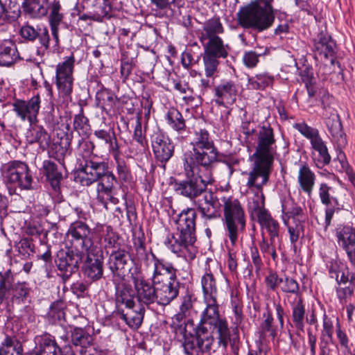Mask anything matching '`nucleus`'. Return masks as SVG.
Returning <instances> with one entry per match:
<instances>
[{
	"label": "nucleus",
	"mask_w": 355,
	"mask_h": 355,
	"mask_svg": "<svg viewBox=\"0 0 355 355\" xmlns=\"http://www.w3.org/2000/svg\"><path fill=\"white\" fill-rule=\"evenodd\" d=\"M255 137V151L250 156L253 162L252 170L245 173L248 175L246 187L250 190L261 191L269 182L277 146L274 130L270 124L259 125Z\"/></svg>",
	"instance_id": "f257e3e1"
},
{
	"label": "nucleus",
	"mask_w": 355,
	"mask_h": 355,
	"mask_svg": "<svg viewBox=\"0 0 355 355\" xmlns=\"http://www.w3.org/2000/svg\"><path fill=\"white\" fill-rule=\"evenodd\" d=\"M206 309L202 311L200 320L194 329V334L184 336L182 344L187 355H202L213 349L214 336L210 329L213 323L220 319L218 306L215 298H205Z\"/></svg>",
	"instance_id": "f03ea898"
},
{
	"label": "nucleus",
	"mask_w": 355,
	"mask_h": 355,
	"mask_svg": "<svg viewBox=\"0 0 355 355\" xmlns=\"http://www.w3.org/2000/svg\"><path fill=\"white\" fill-rule=\"evenodd\" d=\"M274 0H254L241 7L236 14L238 24L244 28L263 32L270 28L275 19Z\"/></svg>",
	"instance_id": "7ed1b4c3"
},
{
	"label": "nucleus",
	"mask_w": 355,
	"mask_h": 355,
	"mask_svg": "<svg viewBox=\"0 0 355 355\" xmlns=\"http://www.w3.org/2000/svg\"><path fill=\"white\" fill-rule=\"evenodd\" d=\"M201 167L199 164L183 161V168L186 178L175 179L172 186L176 194L195 200L207 190V186L214 182L213 168H204L203 174H195V169Z\"/></svg>",
	"instance_id": "20e7f679"
},
{
	"label": "nucleus",
	"mask_w": 355,
	"mask_h": 355,
	"mask_svg": "<svg viewBox=\"0 0 355 355\" xmlns=\"http://www.w3.org/2000/svg\"><path fill=\"white\" fill-rule=\"evenodd\" d=\"M191 144L192 150L184 153L183 161L199 164L203 168H214L218 161V151L209 132L205 129L196 131Z\"/></svg>",
	"instance_id": "39448f33"
},
{
	"label": "nucleus",
	"mask_w": 355,
	"mask_h": 355,
	"mask_svg": "<svg viewBox=\"0 0 355 355\" xmlns=\"http://www.w3.org/2000/svg\"><path fill=\"white\" fill-rule=\"evenodd\" d=\"M3 180L10 195L15 193L17 188L21 190L33 189V177L28 164L20 160L10 161L1 168Z\"/></svg>",
	"instance_id": "423d86ee"
},
{
	"label": "nucleus",
	"mask_w": 355,
	"mask_h": 355,
	"mask_svg": "<svg viewBox=\"0 0 355 355\" xmlns=\"http://www.w3.org/2000/svg\"><path fill=\"white\" fill-rule=\"evenodd\" d=\"M223 223L226 235L232 246H234L239 236L245 231L246 220L243 208L237 199L224 198Z\"/></svg>",
	"instance_id": "0eeeda50"
},
{
	"label": "nucleus",
	"mask_w": 355,
	"mask_h": 355,
	"mask_svg": "<svg viewBox=\"0 0 355 355\" xmlns=\"http://www.w3.org/2000/svg\"><path fill=\"white\" fill-rule=\"evenodd\" d=\"M94 228L85 222L77 220L71 223L65 234V242L68 248L75 250L88 251L94 245Z\"/></svg>",
	"instance_id": "6e6552de"
},
{
	"label": "nucleus",
	"mask_w": 355,
	"mask_h": 355,
	"mask_svg": "<svg viewBox=\"0 0 355 355\" xmlns=\"http://www.w3.org/2000/svg\"><path fill=\"white\" fill-rule=\"evenodd\" d=\"M293 127L310 140L312 148L318 153V155L313 157L316 166L322 168L328 165L331 162V156L324 141L320 136L318 130L308 125L305 122L295 123Z\"/></svg>",
	"instance_id": "1a4fd4ad"
},
{
	"label": "nucleus",
	"mask_w": 355,
	"mask_h": 355,
	"mask_svg": "<svg viewBox=\"0 0 355 355\" xmlns=\"http://www.w3.org/2000/svg\"><path fill=\"white\" fill-rule=\"evenodd\" d=\"M252 191H257V196L260 198V202L259 200H253L252 207L253 213L256 214L261 229L266 230L268 232L271 243H279L280 226L278 221L273 218L268 210L265 208V196L263 189L261 191L258 189Z\"/></svg>",
	"instance_id": "9d476101"
},
{
	"label": "nucleus",
	"mask_w": 355,
	"mask_h": 355,
	"mask_svg": "<svg viewBox=\"0 0 355 355\" xmlns=\"http://www.w3.org/2000/svg\"><path fill=\"white\" fill-rule=\"evenodd\" d=\"M109 169L108 163L98 155L85 162H80L75 179L83 187H89Z\"/></svg>",
	"instance_id": "9b49d317"
},
{
	"label": "nucleus",
	"mask_w": 355,
	"mask_h": 355,
	"mask_svg": "<svg viewBox=\"0 0 355 355\" xmlns=\"http://www.w3.org/2000/svg\"><path fill=\"white\" fill-rule=\"evenodd\" d=\"M74 64L75 57L72 53L70 56L67 57L63 62H59L56 66V87L59 95L64 98H70L73 92Z\"/></svg>",
	"instance_id": "f8f14e48"
},
{
	"label": "nucleus",
	"mask_w": 355,
	"mask_h": 355,
	"mask_svg": "<svg viewBox=\"0 0 355 355\" xmlns=\"http://www.w3.org/2000/svg\"><path fill=\"white\" fill-rule=\"evenodd\" d=\"M318 194L321 203L326 207L324 223L325 227H327L331 225L335 213L347 209L344 204L339 202L335 195L334 189L327 184L321 183L320 184Z\"/></svg>",
	"instance_id": "ddd939ff"
},
{
	"label": "nucleus",
	"mask_w": 355,
	"mask_h": 355,
	"mask_svg": "<svg viewBox=\"0 0 355 355\" xmlns=\"http://www.w3.org/2000/svg\"><path fill=\"white\" fill-rule=\"evenodd\" d=\"M150 141L156 161L165 168L166 164L173 155V143L159 130L150 135Z\"/></svg>",
	"instance_id": "4468645a"
},
{
	"label": "nucleus",
	"mask_w": 355,
	"mask_h": 355,
	"mask_svg": "<svg viewBox=\"0 0 355 355\" xmlns=\"http://www.w3.org/2000/svg\"><path fill=\"white\" fill-rule=\"evenodd\" d=\"M35 352L38 355H75L70 346L61 349L55 338L48 333L35 337Z\"/></svg>",
	"instance_id": "2eb2a0df"
},
{
	"label": "nucleus",
	"mask_w": 355,
	"mask_h": 355,
	"mask_svg": "<svg viewBox=\"0 0 355 355\" xmlns=\"http://www.w3.org/2000/svg\"><path fill=\"white\" fill-rule=\"evenodd\" d=\"M40 96L37 94L28 101L16 99L12 103V110L22 121L27 120L33 124L37 119L40 107Z\"/></svg>",
	"instance_id": "dca6fc26"
},
{
	"label": "nucleus",
	"mask_w": 355,
	"mask_h": 355,
	"mask_svg": "<svg viewBox=\"0 0 355 355\" xmlns=\"http://www.w3.org/2000/svg\"><path fill=\"white\" fill-rule=\"evenodd\" d=\"M336 49V42L327 32L321 31L312 40L313 51L327 59L329 58L331 65L336 63L340 67V63L335 60Z\"/></svg>",
	"instance_id": "f3484780"
},
{
	"label": "nucleus",
	"mask_w": 355,
	"mask_h": 355,
	"mask_svg": "<svg viewBox=\"0 0 355 355\" xmlns=\"http://www.w3.org/2000/svg\"><path fill=\"white\" fill-rule=\"evenodd\" d=\"M202 196V199L195 201V205L201 214L202 218L207 220L219 218L220 216V204L218 198L211 190H207Z\"/></svg>",
	"instance_id": "a211bd4d"
},
{
	"label": "nucleus",
	"mask_w": 355,
	"mask_h": 355,
	"mask_svg": "<svg viewBox=\"0 0 355 355\" xmlns=\"http://www.w3.org/2000/svg\"><path fill=\"white\" fill-rule=\"evenodd\" d=\"M337 242L347 253L352 265H355V228L340 225L336 229Z\"/></svg>",
	"instance_id": "6ab92c4d"
},
{
	"label": "nucleus",
	"mask_w": 355,
	"mask_h": 355,
	"mask_svg": "<svg viewBox=\"0 0 355 355\" xmlns=\"http://www.w3.org/2000/svg\"><path fill=\"white\" fill-rule=\"evenodd\" d=\"M239 85L232 80H223L214 88L215 102L218 105H232L236 102Z\"/></svg>",
	"instance_id": "aec40b11"
},
{
	"label": "nucleus",
	"mask_w": 355,
	"mask_h": 355,
	"mask_svg": "<svg viewBox=\"0 0 355 355\" xmlns=\"http://www.w3.org/2000/svg\"><path fill=\"white\" fill-rule=\"evenodd\" d=\"M94 245L101 248H113L116 246L120 236L112 227L106 225H97L94 227Z\"/></svg>",
	"instance_id": "412c9836"
},
{
	"label": "nucleus",
	"mask_w": 355,
	"mask_h": 355,
	"mask_svg": "<svg viewBox=\"0 0 355 355\" xmlns=\"http://www.w3.org/2000/svg\"><path fill=\"white\" fill-rule=\"evenodd\" d=\"M150 3L155 17L169 19L184 7L185 0H150Z\"/></svg>",
	"instance_id": "4be33fe9"
},
{
	"label": "nucleus",
	"mask_w": 355,
	"mask_h": 355,
	"mask_svg": "<svg viewBox=\"0 0 355 355\" xmlns=\"http://www.w3.org/2000/svg\"><path fill=\"white\" fill-rule=\"evenodd\" d=\"M96 106L100 108L107 116L116 114V104L119 99L114 95L112 90L105 88L103 85L96 92L95 96Z\"/></svg>",
	"instance_id": "5701e85b"
},
{
	"label": "nucleus",
	"mask_w": 355,
	"mask_h": 355,
	"mask_svg": "<svg viewBox=\"0 0 355 355\" xmlns=\"http://www.w3.org/2000/svg\"><path fill=\"white\" fill-rule=\"evenodd\" d=\"M132 280L135 288V297L142 305H150L155 302L156 287L146 281L141 277H134Z\"/></svg>",
	"instance_id": "b1692460"
},
{
	"label": "nucleus",
	"mask_w": 355,
	"mask_h": 355,
	"mask_svg": "<svg viewBox=\"0 0 355 355\" xmlns=\"http://www.w3.org/2000/svg\"><path fill=\"white\" fill-rule=\"evenodd\" d=\"M197 218V213L193 208H188L182 211L178 215V218L176 220L178 224V229L180 232L186 234L187 238L191 241V238H196V220Z\"/></svg>",
	"instance_id": "393cba45"
},
{
	"label": "nucleus",
	"mask_w": 355,
	"mask_h": 355,
	"mask_svg": "<svg viewBox=\"0 0 355 355\" xmlns=\"http://www.w3.org/2000/svg\"><path fill=\"white\" fill-rule=\"evenodd\" d=\"M326 125L333 139L339 148L345 147L347 144L346 134L343 130L340 116L336 113H331L326 119Z\"/></svg>",
	"instance_id": "a878e982"
},
{
	"label": "nucleus",
	"mask_w": 355,
	"mask_h": 355,
	"mask_svg": "<svg viewBox=\"0 0 355 355\" xmlns=\"http://www.w3.org/2000/svg\"><path fill=\"white\" fill-rule=\"evenodd\" d=\"M67 132L60 138L59 142L53 143L50 148V153L55 159L60 160L66 155L71 153V141L73 137V132L71 130L69 124L66 125Z\"/></svg>",
	"instance_id": "bb28decb"
},
{
	"label": "nucleus",
	"mask_w": 355,
	"mask_h": 355,
	"mask_svg": "<svg viewBox=\"0 0 355 355\" xmlns=\"http://www.w3.org/2000/svg\"><path fill=\"white\" fill-rule=\"evenodd\" d=\"M217 331L218 334V341L215 342V339L214 338V344H213V349H211L209 352H205L204 354H211L212 353H216L218 351L224 352L226 350L228 342L230 339V331L228 327L227 322L225 319L220 318L216 322V323H213V325Z\"/></svg>",
	"instance_id": "cd10ccee"
},
{
	"label": "nucleus",
	"mask_w": 355,
	"mask_h": 355,
	"mask_svg": "<svg viewBox=\"0 0 355 355\" xmlns=\"http://www.w3.org/2000/svg\"><path fill=\"white\" fill-rule=\"evenodd\" d=\"M84 8L91 10L94 21H103L112 16V5L109 4L107 0H84Z\"/></svg>",
	"instance_id": "c85d7f7f"
},
{
	"label": "nucleus",
	"mask_w": 355,
	"mask_h": 355,
	"mask_svg": "<svg viewBox=\"0 0 355 355\" xmlns=\"http://www.w3.org/2000/svg\"><path fill=\"white\" fill-rule=\"evenodd\" d=\"M224 32V28L220 22L218 17H214L203 24L202 29L199 32V40L202 44H204L207 40L210 38L220 37L219 34Z\"/></svg>",
	"instance_id": "c756f323"
},
{
	"label": "nucleus",
	"mask_w": 355,
	"mask_h": 355,
	"mask_svg": "<svg viewBox=\"0 0 355 355\" xmlns=\"http://www.w3.org/2000/svg\"><path fill=\"white\" fill-rule=\"evenodd\" d=\"M155 302L158 304L166 306L175 299L179 293V282L162 284L156 287Z\"/></svg>",
	"instance_id": "7c9ffc66"
},
{
	"label": "nucleus",
	"mask_w": 355,
	"mask_h": 355,
	"mask_svg": "<svg viewBox=\"0 0 355 355\" xmlns=\"http://www.w3.org/2000/svg\"><path fill=\"white\" fill-rule=\"evenodd\" d=\"M133 243L136 250L138 261H139L138 264L148 266L150 264L149 261H151L154 262V266H164L163 261L156 259L153 253L150 254H146L145 238L143 233L141 236L134 237Z\"/></svg>",
	"instance_id": "2f4dec72"
},
{
	"label": "nucleus",
	"mask_w": 355,
	"mask_h": 355,
	"mask_svg": "<svg viewBox=\"0 0 355 355\" xmlns=\"http://www.w3.org/2000/svg\"><path fill=\"white\" fill-rule=\"evenodd\" d=\"M42 171L53 190L55 192L60 191L63 176L58 169V166L51 160H44L42 164Z\"/></svg>",
	"instance_id": "473e14b6"
},
{
	"label": "nucleus",
	"mask_w": 355,
	"mask_h": 355,
	"mask_svg": "<svg viewBox=\"0 0 355 355\" xmlns=\"http://www.w3.org/2000/svg\"><path fill=\"white\" fill-rule=\"evenodd\" d=\"M16 44L12 40H5L0 44V65L9 67L21 60Z\"/></svg>",
	"instance_id": "72a5a7b5"
},
{
	"label": "nucleus",
	"mask_w": 355,
	"mask_h": 355,
	"mask_svg": "<svg viewBox=\"0 0 355 355\" xmlns=\"http://www.w3.org/2000/svg\"><path fill=\"white\" fill-rule=\"evenodd\" d=\"M26 137L30 144L37 143L42 150L48 148L51 144V137L42 125L31 124Z\"/></svg>",
	"instance_id": "f704fd0d"
},
{
	"label": "nucleus",
	"mask_w": 355,
	"mask_h": 355,
	"mask_svg": "<svg viewBox=\"0 0 355 355\" xmlns=\"http://www.w3.org/2000/svg\"><path fill=\"white\" fill-rule=\"evenodd\" d=\"M49 0H23V11L33 18H40L48 14Z\"/></svg>",
	"instance_id": "c9c22d12"
},
{
	"label": "nucleus",
	"mask_w": 355,
	"mask_h": 355,
	"mask_svg": "<svg viewBox=\"0 0 355 355\" xmlns=\"http://www.w3.org/2000/svg\"><path fill=\"white\" fill-rule=\"evenodd\" d=\"M19 34L23 39L28 42H33L38 38L40 44L47 45L49 33L46 28H35L27 24L21 27Z\"/></svg>",
	"instance_id": "e433bc0d"
},
{
	"label": "nucleus",
	"mask_w": 355,
	"mask_h": 355,
	"mask_svg": "<svg viewBox=\"0 0 355 355\" xmlns=\"http://www.w3.org/2000/svg\"><path fill=\"white\" fill-rule=\"evenodd\" d=\"M83 253L80 250L74 251L73 249L64 251L61 250L58 252L55 259L56 266H78L83 259Z\"/></svg>",
	"instance_id": "4c0bfd02"
},
{
	"label": "nucleus",
	"mask_w": 355,
	"mask_h": 355,
	"mask_svg": "<svg viewBox=\"0 0 355 355\" xmlns=\"http://www.w3.org/2000/svg\"><path fill=\"white\" fill-rule=\"evenodd\" d=\"M204 47V52L225 59L229 54L230 47L228 44H224L221 37L210 38L202 44Z\"/></svg>",
	"instance_id": "58836bf2"
},
{
	"label": "nucleus",
	"mask_w": 355,
	"mask_h": 355,
	"mask_svg": "<svg viewBox=\"0 0 355 355\" xmlns=\"http://www.w3.org/2000/svg\"><path fill=\"white\" fill-rule=\"evenodd\" d=\"M116 182L114 175L109 169L107 170L98 178L96 186V191L98 193L97 198L101 200V194H105L112 199V193L114 189V184Z\"/></svg>",
	"instance_id": "ea45409f"
},
{
	"label": "nucleus",
	"mask_w": 355,
	"mask_h": 355,
	"mask_svg": "<svg viewBox=\"0 0 355 355\" xmlns=\"http://www.w3.org/2000/svg\"><path fill=\"white\" fill-rule=\"evenodd\" d=\"M315 175L306 164H302L298 173V183L301 189L310 195L315 184Z\"/></svg>",
	"instance_id": "a19ab883"
},
{
	"label": "nucleus",
	"mask_w": 355,
	"mask_h": 355,
	"mask_svg": "<svg viewBox=\"0 0 355 355\" xmlns=\"http://www.w3.org/2000/svg\"><path fill=\"white\" fill-rule=\"evenodd\" d=\"M94 135L108 145L109 150L116 157L120 153L119 145L114 129L109 128L107 129L96 130L94 132Z\"/></svg>",
	"instance_id": "79ce46f5"
},
{
	"label": "nucleus",
	"mask_w": 355,
	"mask_h": 355,
	"mask_svg": "<svg viewBox=\"0 0 355 355\" xmlns=\"http://www.w3.org/2000/svg\"><path fill=\"white\" fill-rule=\"evenodd\" d=\"M128 311L124 313L123 310H118L120 318L131 328L138 329L143 321L145 309L139 306L137 310H133V308H127Z\"/></svg>",
	"instance_id": "37998d69"
},
{
	"label": "nucleus",
	"mask_w": 355,
	"mask_h": 355,
	"mask_svg": "<svg viewBox=\"0 0 355 355\" xmlns=\"http://www.w3.org/2000/svg\"><path fill=\"white\" fill-rule=\"evenodd\" d=\"M196 241V238H189L186 234L180 232L177 236L173 235L171 238H168L165 241V244L174 253H178L182 250L187 248L190 245H193Z\"/></svg>",
	"instance_id": "c03bdc74"
},
{
	"label": "nucleus",
	"mask_w": 355,
	"mask_h": 355,
	"mask_svg": "<svg viewBox=\"0 0 355 355\" xmlns=\"http://www.w3.org/2000/svg\"><path fill=\"white\" fill-rule=\"evenodd\" d=\"M291 321L293 326L299 331H303L304 327L305 305L301 297L291 304Z\"/></svg>",
	"instance_id": "a18cd8bd"
},
{
	"label": "nucleus",
	"mask_w": 355,
	"mask_h": 355,
	"mask_svg": "<svg viewBox=\"0 0 355 355\" xmlns=\"http://www.w3.org/2000/svg\"><path fill=\"white\" fill-rule=\"evenodd\" d=\"M274 83V76L268 72L256 74L248 78V87L253 90H264L266 87H272Z\"/></svg>",
	"instance_id": "49530a36"
},
{
	"label": "nucleus",
	"mask_w": 355,
	"mask_h": 355,
	"mask_svg": "<svg viewBox=\"0 0 355 355\" xmlns=\"http://www.w3.org/2000/svg\"><path fill=\"white\" fill-rule=\"evenodd\" d=\"M264 319L259 327V337L264 339L270 337L274 339L277 336V327L274 324V319L270 311H267L263 315Z\"/></svg>",
	"instance_id": "de8ad7c7"
},
{
	"label": "nucleus",
	"mask_w": 355,
	"mask_h": 355,
	"mask_svg": "<svg viewBox=\"0 0 355 355\" xmlns=\"http://www.w3.org/2000/svg\"><path fill=\"white\" fill-rule=\"evenodd\" d=\"M153 282L155 287L162 284L178 282L175 268H161V269L158 270V268H155Z\"/></svg>",
	"instance_id": "09e8293b"
},
{
	"label": "nucleus",
	"mask_w": 355,
	"mask_h": 355,
	"mask_svg": "<svg viewBox=\"0 0 355 355\" xmlns=\"http://www.w3.org/2000/svg\"><path fill=\"white\" fill-rule=\"evenodd\" d=\"M166 120L170 128L180 134L183 133L187 129L182 114L175 108H171L168 111Z\"/></svg>",
	"instance_id": "8fccbe9b"
},
{
	"label": "nucleus",
	"mask_w": 355,
	"mask_h": 355,
	"mask_svg": "<svg viewBox=\"0 0 355 355\" xmlns=\"http://www.w3.org/2000/svg\"><path fill=\"white\" fill-rule=\"evenodd\" d=\"M134 292L132 288L125 284L116 287V302L117 304H124L126 308H134Z\"/></svg>",
	"instance_id": "3c124183"
},
{
	"label": "nucleus",
	"mask_w": 355,
	"mask_h": 355,
	"mask_svg": "<svg viewBox=\"0 0 355 355\" xmlns=\"http://www.w3.org/2000/svg\"><path fill=\"white\" fill-rule=\"evenodd\" d=\"M71 340L75 346H80L83 348H87L92 345L93 338L84 329L74 327L71 331Z\"/></svg>",
	"instance_id": "603ef678"
},
{
	"label": "nucleus",
	"mask_w": 355,
	"mask_h": 355,
	"mask_svg": "<svg viewBox=\"0 0 355 355\" xmlns=\"http://www.w3.org/2000/svg\"><path fill=\"white\" fill-rule=\"evenodd\" d=\"M282 210L283 218H285L287 221H289L291 218H292L293 221L299 220L296 217L303 215L302 208L293 198H289L282 202Z\"/></svg>",
	"instance_id": "864d4df0"
},
{
	"label": "nucleus",
	"mask_w": 355,
	"mask_h": 355,
	"mask_svg": "<svg viewBox=\"0 0 355 355\" xmlns=\"http://www.w3.org/2000/svg\"><path fill=\"white\" fill-rule=\"evenodd\" d=\"M137 56V54L135 55V57L130 56V53L127 51H123L121 52L120 58V73L123 81L128 79L129 76L132 73V71L135 67V58Z\"/></svg>",
	"instance_id": "5fc2aeb1"
},
{
	"label": "nucleus",
	"mask_w": 355,
	"mask_h": 355,
	"mask_svg": "<svg viewBox=\"0 0 355 355\" xmlns=\"http://www.w3.org/2000/svg\"><path fill=\"white\" fill-rule=\"evenodd\" d=\"M12 304L24 303L29 297L31 288L26 282H19L11 287Z\"/></svg>",
	"instance_id": "6e6d98bb"
},
{
	"label": "nucleus",
	"mask_w": 355,
	"mask_h": 355,
	"mask_svg": "<svg viewBox=\"0 0 355 355\" xmlns=\"http://www.w3.org/2000/svg\"><path fill=\"white\" fill-rule=\"evenodd\" d=\"M94 148L95 145L92 141L83 138L80 139L77 146L78 155L80 157L78 164L80 162H85L96 156L97 155L94 153Z\"/></svg>",
	"instance_id": "4d7b16f0"
},
{
	"label": "nucleus",
	"mask_w": 355,
	"mask_h": 355,
	"mask_svg": "<svg viewBox=\"0 0 355 355\" xmlns=\"http://www.w3.org/2000/svg\"><path fill=\"white\" fill-rule=\"evenodd\" d=\"M22 347L14 338L6 336L0 346V355H22Z\"/></svg>",
	"instance_id": "13d9d810"
},
{
	"label": "nucleus",
	"mask_w": 355,
	"mask_h": 355,
	"mask_svg": "<svg viewBox=\"0 0 355 355\" xmlns=\"http://www.w3.org/2000/svg\"><path fill=\"white\" fill-rule=\"evenodd\" d=\"M49 11V22L50 25H60L64 19V14L61 12L62 6L60 0H52L47 5Z\"/></svg>",
	"instance_id": "bf43d9fd"
},
{
	"label": "nucleus",
	"mask_w": 355,
	"mask_h": 355,
	"mask_svg": "<svg viewBox=\"0 0 355 355\" xmlns=\"http://www.w3.org/2000/svg\"><path fill=\"white\" fill-rule=\"evenodd\" d=\"M202 287L204 298L216 297V286L214 275L211 272H206L202 278Z\"/></svg>",
	"instance_id": "052dcab7"
},
{
	"label": "nucleus",
	"mask_w": 355,
	"mask_h": 355,
	"mask_svg": "<svg viewBox=\"0 0 355 355\" xmlns=\"http://www.w3.org/2000/svg\"><path fill=\"white\" fill-rule=\"evenodd\" d=\"M202 57L206 76L208 78L212 77L217 71L220 58L206 52L202 54Z\"/></svg>",
	"instance_id": "680f3d73"
},
{
	"label": "nucleus",
	"mask_w": 355,
	"mask_h": 355,
	"mask_svg": "<svg viewBox=\"0 0 355 355\" xmlns=\"http://www.w3.org/2000/svg\"><path fill=\"white\" fill-rule=\"evenodd\" d=\"M329 275L331 278L336 279L340 284H346L354 279V275L349 272V268H330Z\"/></svg>",
	"instance_id": "e2e57ef3"
},
{
	"label": "nucleus",
	"mask_w": 355,
	"mask_h": 355,
	"mask_svg": "<svg viewBox=\"0 0 355 355\" xmlns=\"http://www.w3.org/2000/svg\"><path fill=\"white\" fill-rule=\"evenodd\" d=\"M293 224H291L289 221L284 218V223L288 227V231L290 236V241L291 243L295 244L299 239L301 234H303V225L301 220H295L293 221Z\"/></svg>",
	"instance_id": "0e129e2a"
},
{
	"label": "nucleus",
	"mask_w": 355,
	"mask_h": 355,
	"mask_svg": "<svg viewBox=\"0 0 355 355\" xmlns=\"http://www.w3.org/2000/svg\"><path fill=\"white\" fill-rule=\"evenodd\" d=\"M89 120L84 115L83 108H80V113L76 114L73 118V128L80 135H85L88 130Z\"/></svg>",
	"instance_id": "69168bd1"
},
{
	"label": "nucleus",
	"mask_w": 355,
	"mask_h": 355,
	"mask_svg": "<svg viewBox=\"0 0 355 355\" xmlns=\"http://www.w3.org/2000/svg\"><path fill=\"white\" fill-rule=\"evenodd\" d=\"M130 260V255L124 250L114 251L110 254L109 257L110 264L112 263L114 266L126 265Z\"/></svg>",
	"instance_id": "338daca9"
},
{
	"label": "nucleus",
	"mask_w": 355,
	"mask_h": 355,
	"mask_svg": "<svg viewBox=\"0 0 355 355\" xmlns=\"http://www.w3.org/2000/svg\"><path fill=\"white\" fill-rule=\"evenodd\" d=\"M335 354H338V349L333 340L324 339L320 340L318 355H334Z\"/></svg>",
	"instance_id": "774afa93"
}]
</instances>
